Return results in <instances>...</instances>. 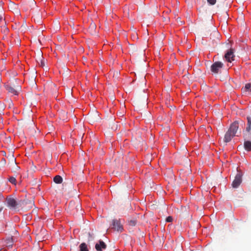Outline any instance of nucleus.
Instances as JSON below:
<instances>
[{
    "mask_svg": "<svg viewBox=\"0 0 251 251\" xmlns=\"http://www.w3.org/2000/svg\"><path fill=\"white\" fill-rule=\"evenodd\" d=\"M19 208L24 210H28L34 206V202L32 201L25 200L18 201Z\"/></svg>",
    "mask_w": 251,
    "mask_h": 251,
    "instance_id": "f257e3e1",
    "label": "nucleus"
},
{
    "mask_svg": "<svg viewBox=\"0 0 251 251\" xmlns=\"http://www.w3.org/2000/svg\"><path fill=\"white\" fill-rule=\"evenodd\" d=\"M68 208L74 214L78 210H81V206L78 202L71 201L69 203Z\"/></svg>",
    "mask_w": 251,
    "mask_h": 251,
    "instance_id": "f03ea898",
    "label": "nucleus"
},
{
    "mask_svg": "<svg viewBox=\"0 0 251 251\" xmlns=\"http://www.w3.org/2000/svg\"><path fill=\"white\" fill-rule=\"evenodd\" d=\"M224 64L220 61L214 62L211 66V71L213 73L218 74L223 67Z\"/></svg>",
    "mask_w": 251,
    "mask_h": 251,
    "instance_id": "7ed1b4c3",
    "label": "nucleus"
},
{
    "mask_svg": "<svg viewBox=\"0 0 251 251\" xmlns=\"http://www.w3.org/2000/svg\"><path fill=\"white\" fill-rule=\"evenodd\" d=\"M6 201L7 206L11 209H17L19 208L18 202L12 198H7Z\"/></svg>",
    "mask_w": 251,
    "mask_h": 251,
    "instance_id": "20e7f679",
    "label": "nucleus"
},
{
    "mask_svg": "<svg viewBox=\"0 0 251 251\" xmlns=\"http://www.w3.org/2000/svg\"><path fill=\"white\" fill-rule=\"evenodd\" d=\"M205 35H209L210 39H212L213 41L219 40V33L215 28H214L212 31L210 29H209L206 31Z\"/></svg>",
    "mask_w": 251,
    "mask_h": 251,
    "instance_id": "39448f33",
    "label": "nucleus"
},
{
    "mask_svg": "<svg viewBox=\"0 0 251 251\" xmlns=\"http://www.w3.org/2000/svg\"><path fill=\"white\" fill-rule=\"evenodd\" d=\"M87 119L91 123H94L100 119L98 112L97 111H94L89 114Z\"/></svg>",
    "mask_w": 251,
    "mask_h": 251,
    "instance_id": "423d86ee",
    "label": "nucleus"
},
{
    "mask_svg": "<svg viewBox=\"0 0 251 251\" xmlns=\"http://www.w3.org/2000/svg\"><path fill=\"white\" fill-rule=\"evenodd\" d=\"M242 175L240 172H238L236 174L235 178L232 183V186L233 188H236L239 186L242 181Z\"/></svg>",
    "mask_w": 251,
    "mask_h": 251,
    "instance_id": "0eeeda50",
    "label": "nucleus"
},
{
    "mask_svg": "<svg viewBox=\"0 0 251 251\" xmlns=\"http://www.w3.org/2000/svg\"><path fill=\"white\" fill-rule=\"evenodd\" d=\"M112 228L117 231L122 232L123 230V227L121 224L120 221L116 219L112 221Z\"/></svg>",
    "mask_w": 251,
    "mask_h": 251,
    "instance_id": "6e6552de",
    "label": "nucleus"
},
{
    "mask_svg": "<svg viewBox=\"0 0 251 251\" xmlns=\"http://www.w3.org/2000/svg\"><path fill=\"white\" fill-rule=\"evenodd\" d=\"M234 50L233 49H230L225 55V59L229 62H231L234 60Z\"/></svg>",
    "mask_w": 251,
    "mask_h": 251,
    "instance_id": "1a4fd4ad",
    "label": "nucleus"
},
{
    "mask_svg": "<svg viewBox=\"0 0 251 251\" xmlns=\"http://www.w3.org/2000/svg\"><path fill=\"white\" fill-rule=\"evenodd\" d=\"M106 247V244L101 240H100L95 245V249L97 251H102Z\"/></svg>",
    "mask_w": 251,
    "mask_h": 251,
    "instance_id": "9d476101",
    "label": "nucleus"
},
{
    "mask_svg": "<svg viewBox=\"0 0 251 251\" xmlns=\"http://www.w3.org/2000/svg\"><path fill=\"white\" fill-rule=\"evenodd\" d=\"M239 124L237 121L233 122L230 126L228 130L232 133L234 135H235L238 129Z\"/></svg>",
    "mask_w": 251,
    "mask_h": 251,
    "instance_id": "9b49d317",
    "label": "nucleus"
},
{
    "mask_svg": "<svg viewBox=\"0 0 251 251\" xmlns=\"http://www.w3.org/2000/svg\"><path fill=\"white\" fill-rule=\"evenodd\" d=\"M234 136L235 135L228 130L225 135L224 141L226 143L229 142Z\"/></svg>",
    "mask_w": 251,
    "mask_h": 251,
    "instance_id": "f8f14e48",
    "label": "nucleus"
},
{
    "mask_svg": "<svg viewBox=\"0 0 251 251\" xmlns=\"http://www.w3.org/2000/svg\"><path fill=\"white\" fill-rule=\"evenodd\" d=\"M0 27L1 28V31L4 33H7L9 29L6 26V22L5 21L0 23Z\"/></svg>",
    "mask_w": 251,
    "mask_h": 251,
    "instance_id": "ddd939ff",
    "label": "nucleus"
},
{
    "mask_svg": "<svg viewBox=\"0 0 251 251\" xmlns=\"http://www.w3.org/2000/svg\"><path fill=\"white\" fill-rule=\"evenodd\" d=\"M5 88L9 93H10L14 95H18V92L12 86L7 85L5 86Z\"/></svg>",
    "mask_w": 251,
    "mask_h": 251,
    "instance_id": "4468645a",
    "label": "nucleus"
},
{
    "mask_svg": "<svg viewBox=\"0 0 251 251\" xmlns=\"http://www.w3.org/2000/svg\"><path fill=\"white\" fill-rule=\"evenodd\" d=\"M244 145V148L246 151H251V142L249 141H245Z\"/></svg>",
    "mask_w": 251,
    "mask_h": 251,
    "instance_id": "2eb2a0df",
    "label": "nucleus"
},
{
    "mask_svg": "<svg viewBox=\"0 0 251 251\" xmlns=\"http://www.w3.org/2000/svg\"><path fill=\"white\" fill-rule=\"evenodd\" d=\"M247 126L246 127V131L247 132H250L251 130V117L250 116H248L247 117Z\"/></svg>",
    "mask_w": 251,
    "mask_h": 251,
    "instance_id": "dca6fc26",
    "label": "nucleus"
},
{
    "mask_svg": "<svg viewBox=\"0 0 251 251\" xmlns=\"http://www.w3.org/2000/svg\"><path fill=\"white\" fill-rule=\"evenodd\" d=\"M39 65L42 67H43L45 65L44 60L43 58L42 55H40L38 57V59L37 60Z\"/></svg>",
    "mask_w": 251,
    "mask_h": 251,
    "instance_id": "f3484780",
    "label": "nucleus"
},
{
    "mask_svg": "<svg viewBox=\"0 0 251 251\" xmlns=\"http://www.w3.org/2000/svg\"><path fill=\"white\" fill-rule=\"evenodd\" d=\"M53 181L55 183L60 184L63 181L62 177L59 175H57L53 178Z\"/></svg>",
    "mask_w": 251,
    "mask_h": 251,
    "instance_id": "a211bd4d",
    "label": "nucleus"
},
{
    "mask_svg": "<svg viewBox=\"0 0 251 251\" xmlns=\"http://www.w3.org/2000/svg\"><path fill=\"white\" fill-rule=\"evenodd\" d=\"M80 251H89L85 243H81L79 246Z\"/></svg>",
    "mask_w": 251,
    "mask_h": 251,
    "instance_id": "6ab92c4d",
    "label": "nucleus"
},
{
    "mask_svg": "<svg viewBox=\"0 0 251 251\" xmlns=\"http://www.w3.org/2000/svg\"><path fill=\"white\" fill-rule=\"evenodd\" d=\"M5 21L4 13L2 10V8H0V23Z\"/></svg>",
    "mask_w": 251,
    "mask_h": 251,
    "instance_id": "aec40b11",
    "label": "nucleus"
},
{
    "mask_svg": "<svg viewBox=\"0 0 251 251\" xmlns=\"http://www.w3.org/2000/svg\"><path fill=\"white\" fill-rule=\"evenodd\" d=\"M13 238H11L6 240V245L8 247H11L13 244Z\"/></svg>",
    "mask_w": 251,
    "mask_h": 251,
    "instance_id": "412c9836",
    "label": "nucleus"
},
{
    "mask_svg": "<svg viewBox=\"0 0 251 251\" xmlns=\"http://www.w3.org/2000/svg\"><path fill=\"white\" fill-rule=\"evenodd\" d=\"M9 181L12 184H13L14 185H16V179L15 177L13 176H11L9 178Z\"/></svg>",
    "mask_w": 251,
    "mask_h": 251,
    "instance_id": "4be33fe9",
    "label": "nucleus"
},
{
    "mask_svg": "<svg viewBox=\"0 0 251 251\" xmlns=\"http://www.w3.org/2000/svg\"><path fill=\"white\" fill-rule=\"evenodd\" d=\"M137 223V221L136 220H131L129 221V225L131 226H134L136 225Z\"/></svg>",
    "mask_w": 251,
    "mask_h": 251,
    "instance_id": "5701e85b",
    "label": "nucleus"
},
{
    "mask_svg": "<svg viewBox=\"0 0 251 251\" xmlns=\"http://www.w3.org/2000/svg\"><path fill=\"white\" fill-rule=\"evenodd\" d=\"M245 88L246 90L251 91V83H247L245 85Z\"/></svg>",
    "mask_w": 251,
    "mask_h": 251,
    "instance_id": "b1692460",
    "label": "nucleus"
},
{
    "mask_svg": "<svg viewBox=\"0 0 251 251\" xmlns=\"http://www.w3.org/2000/svg\"><path fill=\"white\" fill-rule=\"evenodd\" d=\"M172 221H173V218L171 216H168L166 219V222H168V223L172 222Z\"/></svg>",
    "mask_w": 251,
    "mask_h": 251,
    "instance_id": "393cba45",
    "label": "nucleus"
},
{
    "mask_svg": "<svg viewBox=\"0 0 251 251\" xmlns=\"http://www.w3.org/2000/svg\"><path fill=\"white\" fill-rule=\"evenodd\" d=\"M207 2L211 5H214L216 2V0H207Z\"/></svg>",
    "mask_w": 251,
    "mask_h": 251,
    "instance_id": "a878e982",
    "label": "nucleus"
},
{
    "mask_svg": "<svg viewBox=\"0 0 251 251\" xmlns=\"http://www.w3.org/2000/svg\"><path fill=\"white\" fill-rule=\"evenodd\" d=\"M124 112H119V116L120 117H123L124 116Z\"/></svg>",
    "mask_w": 251,
    "mask_h": 251,
    "instance_id": "bb28decb",
    "label": "nucleus"
},
{
    "mask_svg": "<svg viewBox=\"0 0 251 251\" xmlns=\"http://www.w3.org/2000/svg\"><path fill=\"white\" fill-rule=\"evenodd\" d=\"M89 240L93 239L92 236H91L90 233H89Z\"/></svg>",
    "mask_w": 251,
    "mask_h": 251,
    "instance_id": "cd10ccee",
    "label": "nucleus"
},
{
    "mask_svg": "<svg viewBox=\"0 0 251 251\" xmlns=\"http://www.w3.org/2000/svg\"><path fill=\"white\" fill-rule=\"evenodd\" d=\"M95 27V24H92L91 25V27L92 28H94Z\"/></svg>",
    "mask_w": 251,
    "mask_h": 251,
    "instance_id": "c85d7f7f",
    "label": "nucleus"
},
{
    "mask_svg": "<svg viewBox=\"0 0 251 251\" xmlns=\"http://www.w3.org/2000/svg\"><path fill=\"white\" fill-rule=\"evenodd\" d=\"M248 138H247L246 136L245 137V140H246V139H247Z\"/></svg>",
    "mask_w": 251,
    "mask_h": 251,
    "instance_id": "c756f323",
    "label": "nucleus"
},
{
    "mask_svg": "<svg viewBox=\"0 0 251 251\" xmlns=\"http://www.w3.org/2000/svg\"><path fill=\"white\" fill-rule=\"evenodd\" d=\"M116 73H117V75H118V72H117Z\"/></svg>",
    "mask_w": 251,
    "mask_h": 251,
    "instance_id": "7c9ffc66",
    "label": "nucleus"
}]
</instances>
